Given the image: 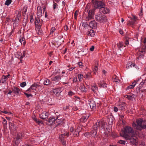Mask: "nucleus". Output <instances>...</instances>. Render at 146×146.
<instances>
[{"label": "nucleus", "mask_w": 146, "mask_h": 146, "mask_svg": "<svg viewBox=\"0 0 146 146\" xmlns=\"http://www.w3.org/2000/svg\"><path fill=\"white\" fill-rule=\"evenodd\" d=\"M55 120L56 118L53 116L50 117L47 121L48 122L47 123L48 124V125H52L53 123H54Z\"/></svg>", "instance_id": "6ab92c4d"}, {"label": "nucleus", "mask_w": 146, "mask_h": 146, "mask_svg": "<svg viewBox=\"0 0 146 146\" xmlns=\"http://www.w3.org/2000/svg\"><path fill=\"white\" fill-rule=\"evenodd\" d=\"M74 94V93L71 91H70L68 92V95L69 96H71Z\"/></svg>", "instance_id": "69168bd1"}, {"label": "nucleus", "mask_w": 146, "mask_h": 146, "mask_svg": "<svg viewBox=\"0 0 146 146\" xmlns=\"http://www.w3.org/2000/svg\"><path fill=\"white\" fill-rule=\"evenodd\" d=\"M132 125L135 129H136L138 130H139L137 128L139 127V126L137 124V123L136 124L135 123L133 122L132 124Z\"/></svg>", "instance_id": "c03bdc74"}, {"label": "nucleus", "mask_w": 146, "mask_h": 146, "mask_svg": "<svg viewBox=\"0 0 146 146\" xmlns=\"http://www.w3.org/2000/svg\"><path fill=\"white\" fill-rule=\"evenodd\" d=\"M27 23V18L26 19L24 18L22 22V25L24 26H26Z\"/></svg>", "instance_id": "4c0bfd02"}, {"label": "nucleus", "mask_w": 146, "mask_h": 146, "mask_svg": "<svg viewBox=\"0 0 146 146\" xmlns=\"http://www.w3.org/2000/svg\"><path fill=\"white\" fill-rule=\"evenodd\" d=\"M112 78L113 82L119 83V81L118 79V78L116 75H115L113 76L112 77Z\"/></svg>", "instance_id": "f704fd0d"}, {"label": "nucleus", "mask_w": 146, "mask_h": 146, "mask_svg": "<svg viewBox=\"0 0 146 146\" xmlns=\"http://www.w3.org/2000/svg\"><path fill=\"white\" fill-rule=\"evenodd\" d=\"M113 109L114 111L115 112L117 111L118 110V108L117 107L115 106L114 107Z\"/></svg>", "instance_id": "338daca9"}, {"label": "nucleus", "mask_w": 146, "mask_h": 146, "mask_svg": "<svg viewBox=\"0 0 146 146\" xmlns=\"http://www.w3.org/2000/svg\"><path fill=\"white\" fill-rule=\"evenodd\" d=\"M56 30V29L54 27H52L50 30V34L51 35V34H53L54 32Z\"/></svg>", "instance_id": "3c124183"}, {"label": "nucleus", "mask_w": 146, "mask_h": 146, "mask_svg": "<svg viewBox=\"0 0 146 146\" xmlns=\"http://www.w3.org/2000/svg\"><path fill=\"white\" fill-rule=\"evenodd\" d=\"M91 135L92 136L94 137H96L97 136V133L96 129L93 128L92 130Z\"/></svg>", "instance_id": "cd10ccee"}, {"label": "nucleus", "mask_w": 146, "mask_h": 146, "mask_svg": "<svg viewBox=\"0 0 146 146\" xmlns=\"http://www.w3.org/2000/svg\"><path fill=\"white\" fill-rule=\"evenodd\" d=\"M143 42L145 45V46H143L139 50L137 53L138 56L137 58V59L138 60H140L141 58H143L144 56L143 54L145 52V50H146V37L144 38Z\"/></svg>", "instance_id": "7ed1b4c3"}, {"label": "nucleus", "mask_w": 146, "mask_h": 146, "mask_svg": "<svg viewBox=\"0 0 146 146\" xmlns=\"http://www.w3.org/2000/svg\"><path fill=\"white\" fill-rule=\"evenodd\" d=\"M87 34L88 36L93 37L95 35V31L91 29L87 32Z\"/></svg>", "instance_id": "a878e982"}, {"label": "nucleus", "mask_w": 146, "mask_h": 146, "mask_svg": "<svg viewBox=\"0 0 146 146\" xmlns=\"http://www.w3.org/2000/svg\"><path fill=\"white\" fill-rule=\"evenodd\" d=\"M117 143L125 145V141L120 140L118 141Z\"/></svg>", "instance_id": "49530a36"}, {"label": "nucleus", "mask_w": 146, "mask_h": 146, "mask_svg": "<svg viewBox=\"0 0 146 146\" xmlns=\"http://www.w3.org/2000/svg\"><path fill=\"white\" fill-rule=\"evenodd\" d=\"M19 42L21 43V44H23L24 46H25L26 44V42L25 41V38L24 37H21L19 39Z\"/></svg>", "instance_id": "2f4dec72"}, {"label": "nucleus", "mask_w": 146, "mask_h": 146, "mask_svg": "<svg viewBox=\"0 0 146 146\" xmlns=\"http://www.w3.org/2000/svg\"><path fill=\"white\" fill-rule=\"evenodd\" d=\"M80 89L82 92H86L87 90V88H86L83 84H82L80 86Z\"/></svg>", "instance_id": "7c9ffc66"}, {"label": "nucleus", "mask_w": 146, "mask_h": 146, "mask_svg": "<svg viewBox=\"0 0 146 146\" xmlns=\"http://www.w3.org/2000/svg\"><path fill=\"white\" fill-rule=\"evenodd\" d=\"M92 76L91 73L90 72H88L87 73L85 74L84 75V77L86 79H89L92 77Z\"/></svg>", "instance_id": "bb28decb"}, {"label": "nucleus", "mask_w": 146, "mask_h": 146, "mask_svg": "<svg viewBox=\"0 0 146 146\" xmlns=\"http://www.w3.org/2000/svg\"><path fill=\"white\" fill-rule=\"evenodd\" d=\"M77 81V79L76 77H74L73 79V82L74 83L76 82Z\"/></svg>", "instance_id": "774afa93"}, {"label": "nucleus", "mask_w": 146, "mask_h": 146, "mask_svg": "<svg viewBox=\"0 0 146 146\" xmlns=\"http://www.w3.org/2000/svg\"><path fill=\"white\" fill-rule=\"evenodd\" d=\"M65 74L64 72H62V75L61 76L62 81L64 84H68L69 82L68 81L67 82V80L68 79V77L64 75Z\"/></svg>", "instance_id": "6e6552de"}, {"label": "nucleus", "mask_w": 146, "mask_h": 146, "mask_svg": "<svg viewBox=\"0 0 146 146\" xmlns=\"http://www.w3.org/2000/svg\"><path fill=\"white\" fill-rule=\"evenodd\" d=\"M134 133L133 129L131 127L127 126L124 128V131L123 134V137L126 140H128L129 138V134H133Z\"/></svg>", "instance_id": "f257e3e1"}, {"label": "nucleus", "mask_w": 146, "mask_h": 146, "mask_svg": "<svg viewBox=\"0 0 146 146\" xmlns=\"http://www.w3.org/2000/svg\"><path fill=\"white\" fill-rule=\"evenodd\" d=\"M51 78V80L57 84L60 83V80L61 79V77L60 75H57V73L55 72L52 74L50 76Z\"/></svg>", "instance_id": "423d86ee"}, {"label": "nucleus", "mask_w": 146, "mask_h": 146, "mask_svg": "<svg viewBox=\"0 0 146 146\" xmlns=\"http://www.w3.org/2000/svg\"><path fill=\"white\" fill-rule=\"evenodd\" d=\"M34 120L38 124L42 123V121L38 120L36 118H35Z\"/></svg>", "instance_id": "4d7b16f0"}, {"label": "nucleus", "mask_w": 146, "mask_h": 146, "mask_svg": "<svg viewBox=\"0 0 146 146\" xmlns=\"http://www.w3.org/2000/svg\"><path fill=\"white\" fill-rule=\"evenodd\" d=\"M97 26V23L95 20L91 21L89 23L90 27L92 29H96Z\"/></svg>", "instance_id": "f3484780"}, {"label": "nucleus", "mask_w": 146, "mask_h": 146, "mask_svg": "<svg viewBox=\"0 0 146 146\" xmlns=\"http://www.w3.org/2000/svg\"><path fill=\"white\" fill-rule=\"evenodd\" d=\"M13 92L14 94L18 95H20L21 94V90L20 89L17 87H14L12 88Z\"/></svg>", "instance_id": "2eb2a0df"}, {"label": "nucleus", "mask_w": 146, "mask_h": 146, "mask_svg": "<svg viewBox=\"0 0 146 146\" xmlns=\"http://www.w3.org/2000/svg\"><path fill=\"white\" fill-rule=\"evenodd\" d=\"M84 135L86 137H88L89 136H90V134L88 132H86L84 134Z\"/></svg>", "instance_id": "0e129e2a"}, {"label": "nucleus", "mask_w": 146, "mask_h": 146, "mask_svg": "<svg viewBox=\"0 0 146 146\" xmlns=\"http://www.w3.org/2000/svg\"><path fill=\"white\" fill-rule=\"evenodd\" d=\"M54 94L58 97H59L60 95V93L62 92L60 89L59 88H55L52 90Z\"/></svg>", "instance_id": "f8f14e48"}, {"label": "nucleus", "mask_w": 146, "mask_h": 146, "mask_svg": "<svg viewBox=\"0 0 146 146\" xmlns=\"http://www.w3.org/2000/svg\"><path fill=\"white\" fill-rule=\"evenodd\" d=\"M24 94L28 98L30 96H32V95L31 94H28L27 93L25 92Z\"/></svg>", "instance_id": "e2e57ef3"}, {"label": "nucleus", "mask_w": 146, "mask_h": 146, "mask_svg": "<svg viewBox=\"0 0 146 146\" xmlns=\"http://www.w3.org/2000/svg\"><path fill=\"white\" fill-rule=\"evenodd\" d=\"M136 122L139 126V127L137 128L139 130H141L143 129H146V121L140 119L137 120Z\"/></svg>", "instance_id": "0eeeda50"}, {"label": "nucleus", "mask_w": 146, "mask_h": 146, "mask_svg": "<svg viewBox=\"0 0 146 146\" xmlns=\"http://www.w3.org/2000/svg\"><path fill=\"white\" fill-rule=\"evenodd\" d=\"M125 105L126 104L125 102H121V104L118 106V109L120 110H123L125 109Z\"/></svg>", "instance_id": "393cba45"}, {"label": "nucleus", "mask_w": 146, "mask_h": 146, "mask_svg": "<svg viewBox=\"0 0 146 146\" xmlns=\"http://www.w3.org/2000/svg\"><path fill=\"white\" fill-rule=\"evenodd\" d=\"M63 120L64 119H58V117L57 116L56 118V123H54V124H55L56 126H57L62 124L64 123Z\"/></svg>", "instance_id": "9b49d317"}, {"label": "nucleus", "mask_w": 146, "mask_h": 146, "mask_svg": "<svg viewBox=\"0 0 146 146\" xmlns=\"http://www.w3.org/2000/svg\"><path fill=\"white\" fill-rule=\"evenodd\" d=\"M134 88L133 86H132V85H129L128 86L127 88V90H129L131 89H133Z\"/></svg>", "instance_id": "680f3d73"}, {"label": "nucleus", "mask_w": 146, "mask_h": 146, "mask_svg": "<svg viewBox=\"0 0 146 146\" xmlns=\"http://www.w3.org/2000/svg\"><path fill=\"white\" fill-rule=\"evenodd\" d=\"M79 66L81 68H82L83 67V63L82 62H78V64Z\"/></svg>", "instance_id": "bf43d9fd"}, {"label": "nucleus", "mask_w": 146, "mask_h": 146, "mask_svg": "<svg viewBox=\"0 0 146 146\" xmlns=\"http://www.w3.org/2000/svg\"><path fill=\"white\" fill-rule=\"evenodd\" d=\"M100 11L102 12V13L104 14L108 13L110 12L109 9L107 7H105L101 8V9H100Z\"/></svg>", "instance_id": "aec40b11"}, {"label": "nucleus", "mask_w": 146, "mask_h": 146, "mask_svg": "<svg viewBox=\"0 0 146 146\" xmlns=\"http://www.w3.org/2000/svg\"><path fill=\"white\" fill-rule=\"evenodd\" d=\"M50 82V80H49L46 79L44 81V84L46 85H48L49 84Z\"/></svg>", "instance_id": "79ce46f5"}, {"label": "nucleus", "mask_w": 146, "mask_h": 146, "mask_svg": "<svg viewBox=\"0 0 146 146\" xmlns=\"http://www.w3.org/2000/svg\"><path fill=\"white\" fill-rule=\"evenodd\" d=\"M138 81H134L133 82L132 84H131L132 86H133L134 88V87L135 86L137 83H138Z\"/></svg>", "instance_id": "052dcab7"}, {"label": "nucleus", "mask_w": 146, "mask_h": 146, "mask_svg": "<svg viewBox=\"0 0 146 146\" xmlns=\"http://www.w3.org/2000/svg\"><path fill=\"white\" fill-rule=\"evenodd\" d=\"M78 11H76L75 12V13H74V17L75 19L76 20L77 17V15H78Z\"/></svg>", "instance_id": "864d4df0"}, {"label": "nucleus", "mask_w": 146, "mask_h": 146, "mask_svg": "<svg viewBox=\"0 0 146 146\" xmlns=\"http://www.w3.org/2000/svg\"><path fill=\"white\" fill-rule=\"evenodd\" d=\"M91 3L92 6L95 9H100L103 7L105 6L104 3L97 0H92Z\"/></svg>", "instance_id": "f03ea898"}, {"label": "nucleus", "mask_w": 146, "mask_h": 146, "mask_svg": "<svg viewBox=\"0 0 146 146\" xmlns=\"http://www.w3.org/2000/svg\"><path fill=\"white\" fill-rule=\"evenodd\" d=\"M24 137V135L21 133H19L17 134L16 139L17 140L23 139Z\"/></svg>", "instance_id": "c85d7f7f"}, {"label": "nucleus", "mask_w": 146, "mask_h": 146, "mask_svg": "<svg viewBox=\"0 0 146 146\" xmlns=\"http://www.w3.org/2000/svg\"><path fill=\"white\" fill-rule=\"evenodd\" d=\"M117 45L119 49H120L121 48L125 47V46L124 45L123 42H119L118 43H117Z\"/></svg>", "instance_id": "473e14b6"}, {"label": "nucleus", "mask_w": 146, "mask_h": 146, "mask_svg": "<svg viewBox=\"0 0 146 146\" xmlns=\"http://www.w3.org/2000/svg\"><path fill=\"white\" fill-rule=\"evenodd\" d=\"M37 17L40 18L42 15V10L40 6H38L37 7Z\"/></svg>", "instance_id": "4be33fe9"}, {"label": "nucleus", "mask_w": 146, "mask_h": 146, "mask_svg": "<svg viewBox=\"0 0 146 146\" xmlns=\"http://www.w3.org/2000/svg\"><path fill=\"white\" fill-rule=\"evenodd\" d=\"M48 115V113L45 111H43L41 113L40 115V117L43 119H45L47 118Z\"/></svg>", "instance_id": "9d476101"}, {"label": "nucleus", "mask_w": 146, "mask_h": 146, "mask_svg": "<svg viewBox=\"0 0 146 146\" xmlns=\"http://www.w3.org/2000/svg\"><path fill=\"white\" fill-rule=\"evenodd\" d=\"M12 0H6L5 3V5L7 6L9 5L12 2Z\"/></svg>", "instance_id": "ea45409f"}, {"label": "nucleus", "mask_w": 146, "mask_h": 146, "mask_svg": "<svg viewBox=\"0 0 146 146\" xmlns=\"http://www.w3.org/2000/svg\"><path fill=\"white\" fill-rule=\"evenodd\" d=\"M98 89V87L96 84H94L92 85L91 90L95 94L97 93Z\"/></svg>", "instance_id": "5701e85b"}, {"label": "nucleus", "mask_w": 146, "mask_h": 146, "mask_svg": "<svg viewBox=\"0 0 146 146\" xmlns=\"http://www.w3.org/2000/svg\"><path fill=\"white\" fill-rule=\"evenodd\" d=\"M83 77V76L81 74H79L78 75V78L80 81H81L82 79V78Z\"/></svg>", "instance_id": "603ef678"}, {"label": "nucleus", "mask_w": 146, "mask_h": 146, "mask_svg": "<svg viewBox=\"0 0 146 146\" xmlns=\"http://www.w3.org/2000/svg\"><path fill=\"white\" fill-rule=\"evenodd\" d=\"M42 22H40V18L38 17H35V29L37 31L38 33H41V30H40L42 25Z\"/></svg>", "instance_id": "39448f33"}, {"label": "nucleus", "mask_w": 146, "mask_h": 146, "mask_svg": "<svg viewBox=\"0 0 146 146\" xmlns=\"http://www.w3.org/2000/svg\"><path fill=\"white\" fill-rule=\"evenodd\" d=\"M98 69V68L97 66H94V68L93 69V71L94 74H96Z\"/></svg>", "instance_id": "a18cd8bd"}, {"label": "nucleus", "mask_w": 146, "mask_h": 146, "mask_svg": "<svg viewBox=\"0 0 146 146\" xmlns=\"http://www.w3.org/2000/svg\"><path fill=\"white\" fill-rule=\"evenodd\" d=\"M99 86L104 88H107V84L105 83H100L99 84Z\"/></svg>", "instance_id": "58836bf2"}, {"label": "nucleus", "mask_w": 146, "mask_h": 146, "mask_svg": "<svg viewBox=\"0 0 146 146\" xmlns=\"http://www.w3.org/2000/svg\"><path fill=\"white\" fill-rule=\"evenodd\" d=\"M33 17V15L32 14H31V15L30 17V22L31 23L33 22V20H34Z\"/></svg>", "instance_id": "5fc2aeb1"}, {"label": "nucleus", "mask_w": 146, "mask_h": 146, "mask_svg": "<svg viewBox=\"0 0 146 146\" xmlns=\"http://www.w3.org/2000/svg\"><path fill=\"white\" fill-rule=\"evenodd\" d=\"M125 96L127 98L128 100L132 101L133 99L135 98H136L137 96V95L133 94H131L129 95H125Z\"/></svg>", "instance_id": "dca6fc26"}, {"label": "nucleus", "mask_w": 146, "mask_h": 146, "mask_svg": "<svg viewBox=\"0 0 146 146\" xmlns=\"http://www.w3.org/2000/svg\"><path fill=\"white\" fill-rule=\"evenodd\" d=\"M89 104L91 109L92 110L95 109L96 108V105L95 102L93 100L90 101Z\"/></svg>", "instance_id": "412c9836"}, {"label": "nucleus", "mask_w": 146, "mask_h": 146, "mask_svg": "<svg viewBox=\"0 0 146 146\" xmlns=\"http://www.w3.org/2000/svg\"><path fill=\"white\" fill-rule=\"evenodd\" d=\"M10 76L9 74H8V75L7 76L3 75L0 80V84L1 83L3 84L5 83L6 81L8 80V78H9V76Z\"/></svg>", "instance_id": "4468645a"}, {"label": "nucleus", "mask_w": 146, "mask_h": 146, "mask_svg": "<svg viewBox=\"0 0 146 146\" xmlns=\"http://www.w3.org/2000/svg\"><path fill=\"white\" fill-rule=\"evenodd\" d=\"M135 66V64L134 63H132L130 64V65H128V66H127V68H131L132 67H134Z\"/></svg>", "instance_id": "09e8293b"}, {"label": "nucleus", "mask_w": 146, "mask_h": 146, "mask_svg": "<svg viewBox=\"0 0 146 146\" xmlns=\"http://www.w3.org/2000/svg\"><path fill=\"white\" fill-rule=\"evenodd\" d=\"M130 140L131 143H132L133 145H136L137 144V140L136 139V138L135 137H131L130 136H129V138L128 139Z\"/></svg>", "instance_id": "ddd939ff"}, {"label": "nucleus", "mask_w": 146, "mask_h": 146, "mask_svg": "<svg viewBox=\"0 0 146 146\" xmlns=\"http://www.w3.org/2000/svg\"><path fill=\"white\" fill-rule=\"evenodd\" d=\"M96 20L101 23H104L107 21V17L106 16L102 14H98L95 16Z\"/></svg>", "instance_id": "20e7f679"}, {"label": "nucleus", "mask_w": 146, "mask_h": 146, "mask_svg": "<svg viewBox=\"0 0 146 146\" xmlns=\"http://www.w3.org/2000/svg\"><path fill=\"white\" fill-rule=\"evenodd\" d=\"M94 11L92 10H90L88 12V16L86 18V20L88 21L89 20L93 18Z\"/></svg>", "instance_id": "1a4fd4ad"}, {"label": "nucleus", "mask_w": 146, "mask_h": 146, "mask_svg": "<svg viewBox=\"0 0 146 146\" xmlns=\"http://www.w3.org/2000/svg\"><path fill=\"white\" fill-rule=\"evenodd\" d=\"M53 10L54 11H55L56 9L58 7V5L57 4L55 3L54 1H53Z\"/></svg>", "instance_id": "e433bc0d"}, {"label": "nucleus", "mask_w": 146, "mask_h": 146, "mask_svg": "<svg viewBox=\"0 0 146 146\" xmlns=\"http://www.w3.org/2000/svg\"><path fill=\"white\" fill-rule=\"evenodd\" d=\"M143 9L142 8V7H141L140 9V12L139 14V15L140 16H141L143 15Z\"/></svg>", "instance_id": "6e6d98bb"}, {"label": "nucleus", "mask_w": 146, "mask_h": 146, "mask_svg": "<svg viewBox=\"0 0 146 146\" xmlns=\"http://www.w3.org/2000/svg\"><path fill=\"white\" fill-rule=\"evenodd\" d=\"M27 7H24L23 11V15L25 17L26 15V13L27 11Z\"/></svg>", "instance_id": "a19ab883"}, {"label": "nucleus", "mask_w": 146, "mask_h": 146, "mask_svg": "<svg viewBox=\"0 0 146 146\" xmlns=\"http://www.w3.org/2000/svg\"><path fill=\"white\" fill-rule=\"evenodd\" d=\"M26 85V83L25 82H23L20 84V86L22 87H24Z\"/></svg>", "instance_id": "13d9d810"}, {"label": "nucleus", "mask_w": 146, "mask_h": 146, "mask_svg": "<svg viewBox=\"0 0 146 146\" xmlns=\"http://www.w3.org/2000/svg\"><path fill=\"white\" fill-rule=\"evenodd\" d=\"M100 126V122H96L95 125L93 126V128L94 129H97Z\"/></svg>", "instance_id": "c9c22d12"}, {"label": "nucleus", "mask_w": 146, "mask_h": 146, "mask_svg": "<svg viewBox=\"0 0 146 146\" xmlns=\"http://www.w3.org/2000/svg\"><path fill=\"white\" fill-rule=\"evenodd\" d=\"M26 54V51H24L23 52V54H22V55L19 57V58L20 59H22L25 56V54Z\"/></svg>", "instance_id": "8fccbe9b"}, {"label": "nucleus", "mask_w": 146, "mask_h": 146, "mask_svg": "<svg viewBox=\"0 0 146 146\" xmlns=\"http://www.w3.org/2000/svg\"><path fill=\"white\" fill-rule=\"evenodd\" d=\"M17 14L16 15L15 20L16 21L17 20H19L21 18V13L20 11H18L17 13H16Z\"/></svg>", "instance_id": "c756f323"}, {"label": "nucleus", "mask_w": 146, "mask_h": 146, "mask_svg": "<svg viewBox=\"0 0 146 146\" xmlns=\"http://www.w3.org/2000/svg\"><path fill=\"white\" fill-rule=\"evenodd\" d=\"M40 86V85L37 84L36 83H34L27 91H29L31 90H36L37 87L39 88Z\"/></svg>", "instance_id": "a211bd4d"}, {"label": "nucleus", "mask_w": 146, "mask_h": 146, "mask_svg": "<svg viewBox=\"0 0 146 146\" xmlns=\"http://www.w3.org/2000/svg\"><path fill=\"white\" fill-rule=\"evenodd\" d=\"M2 123L3 124V126L4 127H5L6 126V125L7 124V121L5 119H3Z\"/></svg>", "instance_id": "de8ad7c7"}, {"label": "nucleus", "mask_w": 146, "mask_h": 146, "mask_svg": "<svg viewBox=\"0 0 146 146\" xmlns=\"http://www.w3.org/2000/svg\"><path fill=\"white\" fill-rule=\"evenodd\" d=\"M143 85H141L140 83L139 84V86L137 88L136 90V91L137 92V93H138V91H139V90L140 88H141L143 87Z\"/></svg>", "instance_id": "37998d69"}, {"label": "nucleus", "mask_w": 146, "mask_h": 146, "mask_svg": "<svg viewBox=\"0 0 146 146\" xmlns=\"http://www.w3.org/2000/svg\"><path fill=\"white\" fill-rule=\"evenodd\" d=\"M88 118V117L86 115H83L80 119L81 121L82 122L84 123L87 121Z\"/></svg>", "instance_id": "72a5a7b5"}, {"label": "nucleus", "mask_w": 146, "mask_h": 146, "mask_svg": "<svg viewBox=\"0 0 146 146\" xmlns=\"http://www.w3.org/2000/svg\"><path fill=\"white\" fill-rule=\"evenodd\" d=\"M57 38L59 40L60 42V44L63 43L64 42V39L63 38V36L59 34L58 35Z\"/></svg>", "instance_id": "b1692460"}]
</instances>
